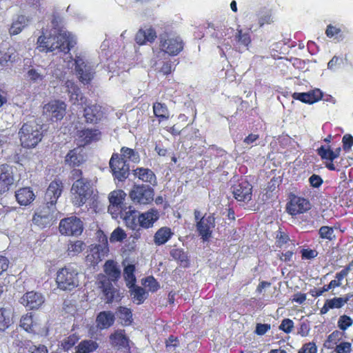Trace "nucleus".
I'll return each instance as SVG.
<instances>
[{"label":"nucleus","instance_id":"obj_5","mask_svg":"<svg viewBox=\"0 0 353 353\" xmlns=\"http://www.w3.org/2000/svg\"><path fill=\"white\" fill-rule=\"evenodd\" d=\"M196 221V230L203 241H208L212 236V230L214 228L215 217L214 214H205L202 215L198 210L194 211Z\"/></svg>","mask_w":353,"mask_h":353},{"label":"nucleus","instance_id":"obj_48","mask_svg":"<svg viewBox=\"0 0 353 353\" xmlns=\"http://www.w3.org/2000/svg\"><path fill=\"white\" fill-rule=\"evenodd\" d=\"M171 254L172 257L180 262L181 265L188 266V259L187 255L182 249H174Z\"/></svg>","mask_w":353,"mask_h":353},{"label":"nucleus","instance_id":"obj_19","mask_svg":"<svg viewBox=\"0 0 353 353\" xmlns=\"http://www.w3.org/2000/svg\"><path fill=\"white\" fill-rule=\"evenodd\" d=\"M14 183V176L11 166L0 165V195L8 192Z\"/></svg>","mask_w":353,"mask_h":353},{"label":"nucleus","instance_id":"obj_39","mask_svg":"<svg viewBox=\"0 0 353 353\" xmlns=\"http://www.w3.org/2000/svg\"><path fill=\"white\" fill-rule=\"evenodd\" d=\"M117 314L120 323L123 326H128L133 321L132 310L124 306H119L117 310Z\"/></svg>","mask_w":353,"mask_h":353},{"label":"nucleus","instance_id":"obj_13","mask_svg":"<svg viewBox=\"0 0 353 353\" xmlns=\"http://www.w3.org/2000/svg\"><path fill=\"white\" fill-rule=\"evenodd\" d=\"M97 285L101 291L106 303H112L120 299L119 290L114 287L112 282L102 274L98 275Z\"/></svg>","mask_w":353,"mask_h":353},{"label":"nucleus","instance_id":"obj_64","mask_svg":"<svg viewBox=\"0 0 353 353\" xmlns=\"http://www.w3.org/2000/svg\"><path fill=\"white\" fill-rule=\"evenodd\" d=\"M30 353H48V350L46 345H34L32 343L28 350Z\"/></svg>","mask_w":353,"mask_h":353},{"label":"nucleus","instance_id":"obj_30","mask_svg":"<svg viewBox=\"0 0 353 353\" xmlns=\"http://www.w3.org/2000/svg\"><path fill=\"white\" fill-rule=\"evenodd\" d=\"M350 300V296L344 297H334L326 299L323 306L320 309V314L323 315L328 312L331 309H340Z\"/></svg>","mask_w":353,"mask_h":353},{"label":"nucleus","instance_id":"obj_2","mask_svg":"<svg viewBox=\"0 0 353 353\" xmlns=\"http://www.w3.org/2000/svg\"><path fill=\"white\" fill-rule=\"evenodd\" d=\"M159 218V212L154 208L139 213L137 210L130 208L125 212L123 219L128 228L139 232L141 228H152Z\"/></svg>","mask_w":353,"mask_h":353},{"label":"nucleus","instance_id":"obj_31","mask_svg":"<svg viewBox=\"0 0 353 353\" xmlns=\"http://www.w3.org/2000/svg\"><path fill=\"white\" fill-rule=\"evenodd\" d=\"M67 92L69 94L70 101L72 105L83 104L85 98L83 97L81 90L77 85L73 81L68 80L65 82Z\"/></svg>","mask_w":353,"mask_h":353},{"label":"nucleus","instance_id":"obj_38","mask_svg":"<svg viewBox=\"0 0 353 353\" xmlns=\"http://www.w3.org/2000/svg\"><path fill=\"white\" fill-rule=\"evenodd\" d=\"M152 108L153 113L159 123L168 120L170 113L168 106L165 103L155 102L153 103Z\"/></svg>","mask_w":353,"mask_h":353},{"label":"nucleus","instance_id":"obj_25","mask_svg":"<svg viewBox=\"0 0 353 353\" xmlns=\"http://www.w3.org/2000/svg\"><path fill=\"white\" fill-rule=\"evenodd\" d=\"M133 174L139 180L145 183L146 185L154 187L157 185V179L154 172L149 169L143 167H138L133 170Z\"/></svg>","mask_w":353,"mask_h":353},{"label":"nucleus","instance_id":"obj_28","mask_svg":"<svg viewBox=\"0 0 353 353\" xmlns=\"http://www.w3.org/2000/svg\"><path fill=\"white\" fill-rule=\"evenodd\" d=\"M35 194L30 187H23L15 192V198L20 205L27 206L35 199Z\"/></svg>","mask_w":353,"mask_h":353},{"label":"nucleus","instance_id":"obj_36","mask_svg":"<svg viewBox=\"0 0 353 353\" xmlns=\"http://www.w3.org/2000/svg\"><path fill=\"white\" fill-rule=\"evenodd\" d=\"M173 234L174 233L169 227H161L154 235V243L156 245H162L166 243Z\"/></svg>","mask_w":353,"mask_h":353},{"label":"nucleus","instance_id":"obj_26","mask_svg":"<svg viewBox=\"0 0 353 353\" xmlns=\"http://www.w3.org/2000/svg\"><path fill=\"white\" fill-rule=\"evenodd\" d=\"M110 343L112 347L118 350L127 349L129 347V339L126 336L124 330H117L109 336Z\"/></svg>","mask_w":353,"mask_h":353},{"label":"nucleus","instance_id":"obj_58","mask_svg":"<svg viewBox=\"0 0 353 353\" xmlns=\"http://www.w3.org/2000/svg\"><path fill=\"white\" fill-rule=\"evenodd\" d=\"M343 148L348 151L353 145V137L351 134H346L342 139Z\"/></svg>","mask_w":353,"mask_h":353},{"label":"nucleus","instance_id":"obj_11","mask_svg":"<svg viewBox=\"0 0 353 353\" xmlns=\"http://www.w3.org/2000/svg\"><path fill=\"white\" fill-rule=\"evenodd\" d=\"M113 176L120 181H125L130 174V165L120 154L114 152L109 161Z\"/></svg>","mask_w":353,"mask_h":353},{"label":"nucleus","instance_id":"obj_33","mask_svg":"<svg viewBox=\"0 0 353 353\" xmlns=\"http://www.w3.org/2000/svg\"><path fill=\"white\" fill-rule=\"evenodd\" d=\"M78 137L83 145H88L100 139L101 132L98 129L84 128L78 131Z\"/></svg>","mask_w":353,"mask_h":353},{"label":"nucleus","instance_id":"obj_18","mask_svg":"<svg viewBox=\"0 0 353 353\" xmlns=\"http://www.w3.org/2000/svg\"><path fill=\"white\" fill-rule=\"evenodd\" d=\"M64 185L61 179L52 180L46 192L45 199L48 205L54 206L63 191Z\"/></svg>","mask_w":353,"mask_h":353},{"label":"nucleus","instance_id":"obj_16","mask_svg":"<svg viewBox=\"0 0 353 353\" xmlns=\"http://www.w3.org/2000/svg\"><path fill=\"white\" fill-rule=\"evenodd\" d=\"M232 193L237 201L248 203L252 199V185L247 180H241L232 186Z\"/></svg>","mask_w":353,"mask_h":353},{"label":"nucleus","instance_id":"obj_8","mask_svg":"<svg viewBox=\"0 0 353 353\" xmlns=\"http://www.w3.org/2000/svg\"><path fill=\"white\" fill-rule=\"evenodd\" d=\"M19 325L28 333L41 336L48 335V327L42 325L39 319L34 318L32 312H28L21 316Z\"/></svg>","mask_w":353,"mask_h":353},{"label":"nucleus","instance_id":"obj_22","mask_svg":"<svg viewBox=\"0 0 353 353\" xmlns=\"http://www.w3.org/2000/svg\"><path fill=\"white\" fill-rule=\"evenodd\" d=\"M20 303L29 310H37L44 303V298L41 293L30 291L22 296Z\"/></svg>","mask_w":353,"mask_h":353},{"label":"nucleus","instance_id":"obj_10","mask_svg":"<svg viewBox=\"0 0 353 353\" xmlns=\"http://www.w3.org/2000/svg\"><path fill=\"white\" fill-rule=\"evenodd\" d=\"M102 245L92 246L85 256V261L90 266H96L109 252L107 236L101 232L99 236Z\"/></svg>","mask_w":353,"mask_h":353},{"label":"nucleus","instance_id":"obj_42","mask_svg":"<svg viewBox=\"0 0 353 353\" xmlns=\"http://www.w3.org/2000/svg\"><path fill=\"white\" fill-rule=\"evenodd\" d=\"M12 311L10 308L0 307V330H6L11 324Z\"/></svg>","mask_w":353,"mask_h":353},{"label":"nucleus","instance_id":"obj_59","mask_svg":"<svg viewBox=\"0 0 353 353\" xmlns=\"http://www.w3.org/2000/svg\"><path fill=\"white\" fill-rule=\"evenodd\" d=\"M301 257L303 259H312L317 256L318 252L312 249H303L301 251Z\"/></svg>","mask_w":353,"mask_h":353},{"label":"nucleus","instance_id":"obj_45","mask_svg":"<svg viewBox=\"0 0 353 353\" xmlns=\"http://www.w3.org/2000/svg\"><path fill=\"white\" fill-rule=\"evenodd\" d=\"M63 18L61 15L57 12H54L52 15L51 23L52 28L50 31L56 33H68L63 30Z\"/></svg>","mask_w":353,"mask_h":353},{"label":"nucleus","instance_id":"obj_29","mask_svg":"<svg viewBox=\"0 0 353 353\" xmlns=\"http://www.w3.org/2000/svg\"><path fill=\"white\" fill-rule=\"evenodd\" d=\"M102 116L101 107L99 105H88L83 110V117L87 123H97Z\"/></svg>","mask_w":353,"mask_h":353},{"label":"nucleus","instance_id":"obj_17","mask_svg":"<svg viewBox=\"0 0 353 353\" xmlns=\"http://www.w3.org/2000/svg\"><path fill=\"white\" fill-rule=\"evenodd\" d=\"M311 208V204L308 199L301 196L293 195L287 203V211L292 216L303 214Z\"/></svg>","mask_w":353,"mask_h":353},{"label":"nucleus","instance_id":"obj_32","mask_svg":"<svg viewBox=\"0 0 353 353\" xmlns=\"http://www.w3.org/2000/svg\"><path fill=\"white\" fill-rule=\"evenodd\" d=\"M103 271L105 276L111 281V282L117 283L121 277V270L117 263L113 260H108L103 265Z\"/></svg>","mask_w":353,"mask_h":353},{"label":"nucleus","instance_id":"obj_63","mask_svg":"<svg viewBox=\"0 0 353 353\" xmlns=\"http://www.w3.org/2000/svg\"><path fill=\"white\" fill-rule=\"evenodd\" d=\"M173 70L172 63L171 61H166L163 62L162 66L160 68V72L164 75H168L172 73Z\"/></svg>","mask_w":353,"mask_h":353},{"label":"nucleus","instance_id":"obj_51","mask_svg":"<svg viewBox=\"0 0 353 353\" xmlns=\"http://www.w3.org/2000/svg\"><path fill=\"white\" fill-rule=\"evenodd\" d=\"M320 238L332 241L334 239V228L330 226H321L319 230Z\"/></svg>","mask_w":353,"mask_h":353},{"label":"nucleus","instance_id":"obj_27","mask_svg":"<svg viewBox=\"0 0 353 353\" xmlns=\"http://www.w3.org/2000/svg\"><path fill=\"white\" fill-rule=\"evenodd\" d=\"M323 97V93L319 89H315L307 92H294L292 98L305 103L312 104Z\"/></svg>","mask_w":353,"mask_h":353},{"label":"nucleus","instance_id":"obj_60","mask_svg":"<svg viewBox=\"0 0 353 353\" xmlns=\"http://www.w3.org/2000/svg\"><path fill=\"white\" fill-rule=\"evenodd\" d=\"M341 30L339 28L334 26L331 24L327 26L325 30V34L329 38H332L334 36H337L341 33Z\"/></svg>","mask_w":353,"mask_h":353},{"label":"nucleus","instance_id":"obj_54","mask_svg":"<svg viewBox=\"0 0 353 353\" xmlns=\"http://www.w3.org/2000/svg\"><path fill=\"white\" fill-rule=\"evenodd\" d=\"M238 42L245 46H248L251 43L250 35L248 32H243L242 30H238L236 35Z\"/></svg>","mask_w":353,"mask_h":353},{"label":"nucleus","instance_id":"obj_50","mask_svg":"<svg viewBox=\"0 0 353 353\" xmlns=\"http://www.w3.org/2000/svg\"><path fill=\"white\" fill-rule=\"evenodd\" d=\"M14 49L11 48L0 47V64H4L11 61L14 55Z\"/></svg>","mask_w":353,"mask_h":353},{"label":"nucleus","instance_id":"obj_7","mask_svg":"<svg viewBox=\"0 0 353 353\" xmlns=\"http://www.w3.org/2000/svg\"><path fill=\"white\" fill-rule=\"evenodd\" d=\"M159 40L160 50L170 56H176L183 50L184 42L180 37H171L164 33L160 34Z\"/></svg>","mask_w":353,"mask_h":353},{"label":"nucleus","instance_id":"obj_12","mask_svg":"<svg viewBox=\"0 0 353 353\" xmlns=\"http://www.w3.org/2000/svg\"><path fill=\"white\" fill-rule=\"evenodd\" d=\"M59 230L63 235L79 236L83 230V224L79 218L72 216L61 220Z\"/></svg>","mask_w":353,"mask_h":353},{"label":"nucleus","instance_id":"obj_62","mask_svg":"<svg viewBox=\"0 0 353 353\" xmlns=\"http://www.w3.org/2000/svg\"><path fill=\"white\" fill-rule=\"evenodd\" d=\"M309 182L312 187L319 188L323 181L319 175L314 174L309 178Z\"/></svg>","mask_w":353,"mask_h":353},{"label":"nucleus","instance_id":"obj_35","mask_svg":"<svg viewBox=\"0 0 353 353\" xmlns=\"http://www.w3.org/2000/svg\"><path fill=\"white\" fill-rule=\"evenodd\" d=\"M156 38L155 30L150 28L146 30L140 29L136 34L135 41L139 45H145L148 42H154Z\"/></svg>","mask_w":353,"mask_h":353},{"label":"nucleus","instance_id":"obj_14","mask_svg":"<svg viewBox=\"0 0 353 353\" xmlns=\"http://www.w3.org/2000/svg\"><path fill=\"white\" fill-rule=\"evenodd\" d=\"M317 154L321 159L324 161L325 166L330 171H339L340 168L338 165L334 163V161L339 157L341 152V148L338 147L334 150L330 148V145L327 147L321 145L316 150Z\"/></svg>","mask_w":353,"mask_h":353},{"label":"nucleus","instance_id":"obj_55","mask_svg":"<svg viewBox=\"0 0 353 353\" xmlns=\"http://www.w3.org/2000/svg\"><path fill=\"white\" fill-rule=\"evenodd\" d=\"M290 241V237L287 233L281 230H278L276 235V246L281 248Z\"/></svg>","mask_w":353,"mask_h":353},{"label":"nucleus","instance_id":"obj_53","mask_svg":"<svg viewBox=\"0 0 353 353\" xmlns=\"http://www.w3.org/2000/svg\"><path fill=\"white\" fill-rule=\"evenodd\" d=\"M352 324L353 319L346 314L341 315L338 320V327L342 331H345Z\"/></svg>","mask_w":353,"mask_h":353},{"label":"nucleus","instance_id":"obj_56","mask_svg":"<svg viewBox=\"0 0 353 353\" xmlns=\"http://www.w3.org/2000/svg\"><path fill=\"white\" fill-rule=\"evenodd\" d=\"M294 325L292 320L290 319H284L279 326V329L286 334H290L294 328Z\"/></svg>","mask_w":353,"mask_h":353},{"label":"nucleus","instance_id":"obj_44","mask_svg":"<svg viewBox=\"0 0 353 353\" xmlns=\"http://www.w3.org/2000/svg\"><path fill=\"white\" fill-rule=\"evenodd\" d=\"M120 155H121V157L125 159L126 161L128 160L135 163L140 161V157L138 152L125 146L121 148Z\"/></svg>","mask_w":353,"mask_h":353},{"label":"nucleus","instance_id":"obj_37","mask_svg":"<svg viewBox=\"0 0 353 353\" xmlns=\"http://www.w3.org/2000/svg\"><path fill=\"white\" fill-rule=\"evenodd\" d=\"M130 296L134 303L137 305L143 303L148 297V292L145 288L134 284V286H128Z\"/></svg>","mask_w":353,"mask_h":353},{"label":"nucleus","instance_id":"obj_24","mask_svg":"<svg viewBox=\"0 0 353 353\" xmlns=\"http://www.w3.org/2000/svg\"><path fill=\"white\" fill-rule=\"evenodd\" d=\"M85 161L83 149L79 147L70 150L65 157V164L70 168L79 167Z\"/></svg>","mask_w":353,"mask_h":353},{"label":"nucleus","instance_id":"obj_1","mask_svg":"<svg viewBox=\"0 0 353 353\" xmlns=\"http://www.w3.org/2000/svg\"><path fill=\"white\" fill-rule=\"evenodd\" d=\"M74 41L69 33H56L52 31L42 32L37 39V48L41 52H54L68 54L74 46Z\"/></svg>","mask_w":353,"mask_h":353},{"label":"nucleus","instance_id":"obj_3","mask_svg":"<svg viewBox=\"0 0 353 353\" xmlns=\"http://www.w3.org/2000/svg\"><path fill=\"white\" fill-rule=\"evenodd\" d=\"M70 194L72 203L78 208L94 200V198L90 179H80L74 181L70 189Z\"/></svg>","mask_w":353,"mask_h":353},{"label":"nucleus","instance_id":"obj_6","mask_svg":"<svg viewBox=\"0 0 353 353\" xmlns=\"http://www.w3.org/2000/svg\"><path fill=\"white\" fill-rule=\"evenodd\" d=\"M56 283L59 289L70 291L79 285L78 273L73 268H62L57 272Z\"/></svg>","mask_w":353,"mask_h":353},{"label":"nucleus","instance_id":"obj_61","mask_svg":"<svg viewBox=\"0 0 353 353\" xmlns=\"http://www.w3.org/2000/svg\"><path fill=\"white\" fill-rule=\"evenodd\" d=\"M316 346L314 343H308L303 345L299 353H316Z\"/></svg>","mask_w":353,"mask_h":353},{"label":"nucleus","instance_id":"obj_52","mask_svg":"<svg viewBox=\"0 0 353 353\" xmlns=\"http://www.w3.org/2000/svg\"><path fill=\"white\" fill-rule=\"evenodd\" d=\"M79 340V336L77 334H72L66 337L61 343L62 347L65 350H70Z\"/></svg>","mask_w":353,"mask_h":353},{"label":"nucleus","instance_id":"obj_15","mask_svg":"<svg viewBox=\"0 0 353 353\" xmlns=\"http://www.w3.org/2000/svg\"><path fill=\"white\" fill-rule=\"evenodd\" d=\"M74 61L75 73L79 80L85 85L90 83L94 74L92 67L86 63L81 56L77 55Z\"/></svg>","mask_w":353,"mask_h":353},{"label":"nucleus","instance_id":"obj_23","mask_svg":"<svg viewBox=\"0 0 353 353\" xmlns=\"http://www.w3.org/2000/svg\"><path fill=\"white\" fill-rule=\"evenodd\" d=\"M125 194L123 190L112 191L109 195V201L110 205L108 207V211L111 214L118 215L123 210V201Z\"/></svg>","mask_w":353,"mask_h":353},{"label":"nucleus","instance_id":"obj_57","mask_svg":"<svg viewBox=\"0 0 353 353\" xmlns=\"http://www.w3.org/2000/svg\"><path fill=\"white\" fill-rule=\"evenodd\" d=\"M334 351L336 353H350L352 352V343L343 341L336 344Z\"/></svg>","mask_w":353,"mask_h":353},{"label":"nucleus","instance_id":"obj_21","mask_svg":"<svg viewBox=\"0 0 353 353\" xmlns=\"http://www.w3.org/2000/svg\"><path fill=\"white\" fill-rule=\"evenodd\" d=\"M66 107L65 102L55 99L46 104L43 109L50 115L52 120L60 121L65 115Z\"/></svg>","mask_w":353,"mask_h":353},{"label":"nucleus","instance_id":"obj_43","mask_svg":"<svg viewBox=\"0 0 353 353\" xmlns=\"http://www.w3.org/2000/svg\"><path fill=\"white\" fill-rule=\"evenodd\" d=\"M136 270L135 265L133 264H128L124 268L123 276L126 283L127 287L134 286L137 282V279L134 274Z\"/></svg>","mask_w":353,"mask_h":353},{"label":"nucleus","instance_id":"obj_4","mask_svg":"<svg viewBox=\"0 0 353 353\" xmlns=\"http://www.w3.org/2000/svg\"><path fill=\"white\" fill-rule=\"evenodd\" d=\"M19 135L23 148H35L43 138L42 127L35 121H28L20 128Z\"/></svg>","mask_w":353,"mask_h":353},{"label":"nucleus","instance_id":"obj_40","mask_svg":"<svg viewBox=\"0 0 353 353\" xmlns=\"http://www.w3.org/2000/svg\"><path fill=\"white\" fill-rule=\"evenodd\" d=\"M28 19L23 15H19L14 20L9 28V33L11 35H17L28 25Z\"/></svg>","mask_w":353,"mask_h":353},{"label":"nucleus","instance_id":"obj_46","mask_svg":"<svg viewBox=\"0 0 353 353\" xmlns=\"http://www.w3.org/2000/svg\"><path fill=\"white\" fill-rule=\"evenodd\" d=\"M84 246L85 243L82 241H71L68 244V252L70 254L77 255L83 251Z\"/></svg>","mask_w":353,"mask_h":353},{"label":"nucleus","instance_id":"obj_34","mask_svg":"<svg viewBox=\"0 0 353 353\" xmlns=\"http://www.w3.org/2000/svg\"><path fill=\"white\" fill-rule=\"evenodd\" d=\"M114 314L110 311L100 312L96 318L97 327L100 330L108 329L114 323Z\"/></svg>","mask_w":353,"mask_h":353},{"label":"nucleus","instance_id":"obj_41","mask_svg":"<svg viewBox=\"0 0 353 353\" xmlns=\"http://www.w3.org/2000/svg\"><path fill=\"white\" fill-rule=\"evenodd\" d=\"M99 347V344L92 340H83L76 346V353H91Z\"/></svg>","mask_w":353,"mask_h":353},{"label":"nucleus","instance_id":"obj_20","mask_svg":"<svg viewBox=\"0 0 353 353\" xmlns=\"http://www.w3.org/2000/svg\"><path fill=\"white\" fill-rule=\"evenodd\" d=\"M51 207L46 203V205L35 212L32 218L33 223L42 228L50 226L54 220V210Z\"/></svg>","mask_w":353,"mask_h":353},{"label":"nucleus","instance_id":"obj_49","mask_svg":"<svg viewBox=\"0 0 353 353\" xmlns=\"http://www.w3.org/2000/svg\"><path fill=\"white\" fill-rule=\"evenodd\" d=\"M142 284L152 292L157 291L160 288L159 283L152 276H147L143 279L142 280Z\"/></svg>","mask_w":353,"mask_h":353},{"label":"nucleus","instance_id":"obj_47","mask_svg":"<svg viewBox=\"0 0 353 353\" xmlns=\"http://www.w3.org/2000/svg\"><path fill=\"white\" fill-rule=\"evenodd\" d=\"M127 237V234L123 229L117 227L113 230L110 236V241L111 243L121 242Z\"/></svg>","mask_w":353,"mask_h":353},{"label":"nucleus","instance_id":"obj_9","mask_svg":"<svg viewBox=\"0 0 353 353\" xmlns=\"http://www.w3.org/2000/svg\"><path fill=\"white\" fill-rule=\"evenodd\" d=\"M153 188L144 184L134 185L129 192V196L136 205H148L154 200Z\"/></svg>","mask_w":353,"mask_h":353}]
</instances>
